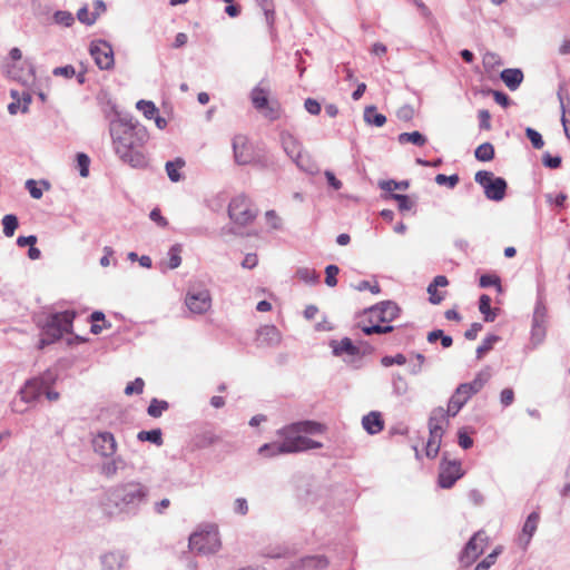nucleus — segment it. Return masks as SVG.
<instances>
[{
    "mask_svg": "<svg viewBox=\"0 0 570 570\" xmlns=\"http://www.w3.org/2000/svg\"><path fill=\"white\" fill-rule=\"evenodd\" d=\"M147 495L145 487L139 482H127L115 487L110 492L108 500L116 508L125 509L129 505L138 504Z\"/></svg>",
    "mask_w": 570,
    "mask_h": 570,
    "instance_id": "obj_5",
    "label": "nucleus"
},
{
    "mask_svg": "<svg viewBox=\"0 0 570 570\" xmlns=\"http://www.w3.org/2000/svg\"><path fill=\"white\" fill-rule=\"evenodd\" d=\"M282 336L274 325H264L257 331L256 342L258 346H274L281 343Z\"/></svg>",
    "mask_w": 570,
    "mask_h": 570,
    "instance_id": "obj_19",
    "label": "nucleus"
},
{
    "mask_svg": "<svg viewBox=\"0 0 570 570\" xmlns=\"http://www.w3.org/2000/svg\"><path fill=\"white\" fill-rule=\"evenodd\" d=\"M448 425L449 420L444 417L443 407L434 409L429 419V439L425 445V455L428 458L435 459L438 456Z\"/></svg>",
    "mask_w": 570,
    "mask_h": 570,
    "instance_id": "obj_6",
    "label": "nucleus"
},
{
    "mask_svg": "<svg viewBox=\"0 0 570 570\" xmlns=\"http://www.w3.org/2000/svg\"><path fill=\"white\" fill-rule=\"evenodd\" d=\"M53 76L57 77H65V78H72L76 75V69L71 65H67L63 67H57L52 70Z\"/></svg>",
    "mask_w": 570,
    "mask_h": 570,
    "instance_id": "obj_52",
    "label": "nucleus"
},
{
    "mask_svg": "<svg viewBox=\"0 0 570 570\" xmlns=\"http://www.w3.org/2000/svg\"><path fill=\"white\" fill-rule=\"evenodd\" d=\"M26 188L30 193V196L35 199H40L42 197V188L39 186V183L33 179H28L26 181Z\"/></svg>",
    "mask_w": 570,
    "mask_h": 570,
    "instance_id": "obj_50",
    "label": "nucleus"
},
{
    "mask_svg": "<svg viewBox=\"0 0 570 570\" xmlns=\"http://www.w3.org/2000/svg\"><path fill=\"white\" fill-rule=\"evenodd\" d=\"M399 314L397 304L390 301L382 302L365 311L357 326L365 335L386 334L393 331V326L389 323L394 321Z\"/></svg>",
    "mask_w": 570,
    "mask_h": 570,
    "instance_id": "obj_2",
    "label": "nucleus"
},
{
    "mask_svg": "<svg viewBox=\"0 0 570 570\" xmlns=\"http://www.w3.org/2000/svg\"><path fill=\"white\" fill-rule=\"evenodd\" d=\"M364 120L367 124L374 125L376 127H382L386 122V117L383 114H379L376 111V107L370 106L365 108Z\"/></svg>",
    "mask_w": 570,
    "mask_h": 570,
    "instance_id": "obj_28",
    "label": "nucleus"
},
{
    "mask_svg": "<svg viewBox=\"0 0 570 570\" xmlns=\"http://www.w3.org/2000/svg\"><path fill=\"white\" fill-rule=\"evenodd\" d=\"M463 475L459 461L443 460L440 465L439 484L443 489H450Z\"/></svg>",
    "mask_w": 570,
    "mask_h": 570,
    "instance_id": "obj_15",
    "label": "nucleus"
},
{
    "mask_svg": "<svg viewBox=\"0 0 570 570\" xmlns=\"http://www.w3.org/2000/svg\"><path fill=\"white\" fill-rule=\"evenodd\" d=\"M181 246L176 244L170 247L168 252V263L167 266L170 269L177 268L181 264Z\"/></svg>",
    "mask_w": 570,
    "mask_h": 570,
    "instance_id": "obj_39",
    "label": "nucleus"
},
{
    "mask_svg": "<svg viewBox=\"0 0 570 570\" xmlns=\"http://www.w3.org/2000/svg\"><path fill=\"white\" fill-rule=\"evenodd\" d=\"M539 520H540V515L538 512H532L527 518V520L523 524V528H522V532L519 537V543L523 549H525L528 547V544L531 541L532 535L537 531Z\"/></svg>",
    "mask_w": 570,
    "mask_h": 570,
    "instance_id": "obj_21",
    "label": "nucleus"
},
{
    "mask_svg": "<svg viewBox=\"0 0 570 570\" xmlns=\"http://www.w3.org/2000/svg\"><path fill=\"white\" fill-rule=\"evenodd\" d=\"M169 407L168 402L163 400L153 399L147 409V413L151 417H160L163 412H165Z\"/></svg>",
    "mask_w": 570,
    "mask_h": 570,
    "instance_id": "obj_38",
    "label": "nucleus"
},
{
    "mask_svg": "<svg viewBox=\"0 0 570 570\" xmlns=\"http://www.w3.org/2000/svg\"><path fill=\"white\" fill-rule=\"evenodd\" d=\"M45 392L43 383L32 380L26 383L20 391V401L31 403L36 401Z\"/></svg>",
    "mask_w": 570,
    "mask_h": 570,
    "instance_id": "obj_22",
    "label": "nucleus"
},
{
    "mask_svg": "<svg viewBox=\"0 0 570 570\" xmlns=\"http://www.w3.org/2000/svg\"><path fill=\"white\" fill-rule=\"evenodd\" d=\"M218 441V436L214 435L213 433H205L202 436L198 438L197 446L198 448H205L209 446Z\"/></svg>",
    "mask_w": 570,
    "mask_h": 570,
    "instance_id": "obj_56",
    "label": "nucleus"
},
{
    "mask_svg": "<svg viewBox=\"0 0 570 570\" xmlns=\"http://www.w3.org/2000/svg\"><path fill=\"white\" fill-rule=\"evenodd\" d=\"M542 163L546 167L556 169L561 166V157L559 156H551L550 154H544L542 157Z\"/></svg>",
    "mask_w": 570,
    "mask_h": 570,
    "instance_id": "obj_54",
    "label": "nucleus"
},
{
    "mask_svg": "<svg viewBox=\"0 0 570 570\" xmlns=\"http://www.w3.org/2000/svg\"><path fill=\"white\" fill-rule=\"evenodd\" d=\"M471 397L469 392L460 384L450 397L446 409L443 407L444 417L449 420L450 416H455Z\"/></svg>",
    "mask_w": 570,
    "mask_h": 570,
    "instance_id": "obj_17",
    "label": "nucleus"
},
{
    "mask_svg": "<svg viewBox=\"0 0 570 570\" xmlns=\"http://www.w3.org/2000/svg\"><path fill=\"white\" fill-rule=\"evenodd\" d=\"M137 108L148 118L151 119L158 114V109L151 101L140 100L137 102Z\"/></svg>",
    "mask_w": 570,
    "mask_h": 570,
    "instance_id": "obj_41",
    "label": "nucleus"
},
{
    "mask_svg": "<svg viewBox=\"0 0 570 570\" xmlns=\"http://www.w3.org/2000/svg\"><path fill=\"white\" fill-rule=\"evenodd\" d=\"M185 166V161L181 158H177L174 161H168L166 164V171L171 181H179L180 180V174L179 169H181Z\"/></svg>",
    "mask_w": 570,
    "mask_h": 570,
    "instance_id": "obj_33",
    "label": "nucleus"
},
{
    "mask_svg": "<svg viewBox=\"0 0 570 570\" xmlns=\"http://www.w3.org/2000/svg\"><path fill=\"white\" fill-rule=\"evenodd\" d=\"M406 363V357L403 354H396L395 356H384L382 364L384 366H391L393 364L403 365Z\"/></svg>",
    "mask_w": 570,
    "mask_h": 570,
    "instance_id": "obj_55",
    "label": "nucleus"
},
{
    "mask_svg": "<svg viewBox=\"0 0 570 570\" xmlns=\"http://www.w3.org/2000/svg\"><path fill=\"white\" fill-rule=\"evenodd\" d=\"M382 188L386 189V190H394V189H407L409 188V183L407 181H394V180H389L386 183H384L382 185Z\"/></svg>",
    "mask_w": 570,
    "mask_h": 570,
    "instance_id": "obj_61",
    "label": "nucleus"
},
{
    "mask_svg": "<svg viewBox=\"0 0 570 570\" xmlns=\"http://www.w3.org/2000/svg\"><path fill=\"white\" fill-rule=\"evenodd\" d=\"M150 219L153 222H155L156 224H158L159 226L161 227H165L167 226L168 222L165 217H163L161 213H160V209L159 208H154L151 212H150Z\"/></svg>",
    "mask_w": 570,
    "mask_h": 570,
    "instance_id": "obj_63",
    "label": "nucleus"
},
{
    "mask_svg": "<svg viewBox=\"0 0 570 570\" xmlns=\"http://www.w3.org/2000/svg\"><path fill=\"white\" fill-rule=\"evenodd\" d=\"M449 281L444 275H438L433 282L428 286L429 299L432 304H440L445 298V292H439V287H446Z\"/></svg>",
    "mask_w": 570,
    "mask_h": 570,
    "instance_id": "obj_23",
    "label": "nucleus"
},
{
    "mask_svg": "<svg viewBox=\"0 0 570 570\" xmlns=\"http://www.w3.org/2000/svg\"><path fill=\"white\" fill-rule=\"evenodd\" d=\"M435 183L438 185H444L446 184L450 188H453L458 185L459 183V176L458 175H451V176H446L444 174H438L435 176Z\"/></svg>",
    "mask_w": 570,
    "mask_h": 570,
    "instance_id": "obj_49",
    "label": "nucleus"
},
{
    "mask_svg": "<svg viewBox=\"0 0 570 570\" xmlns=\"http://www.w3.org/2000/svg\"><path fill=\"white\" fill-rule=\"evenodd\" d=\"M490 377H491V373L487 368V370H483V371L479 372L475 375V377H474V380L472 382H470V383H462L461 385L472 396V395L476 394L479 391H481L483 389V386L490 380Z\"/></svg>",
    "mask_w": 570,
    "mask_h": 570,
    "instance_id": "obj_25",
    "label": "nucleus"
},
{
    "mask_svg": "<svg viewBox=\"0 0 570 570\" xmlns=\"http://www.w3.org/2000/svg\"><path fill=\"white\" fill-rule=\"evenodd\" d=\"M185 303L191 313L204 314L212 306V296L208 289L189 291Z\"/></svg>",
    "mask_w": 570,
    "mask_h": 570,
    "instance_id": "obj_14",
    "label": "nucleus"
},
{
    "mask_svg": "<svg viewBox=\"0 0 570 570\" xmlns=\"http://www.w3.org/2000/svg\"><path fill=\"white\" fill-rule=\"evenodd\" d=\"M362 425L367 433L377 434L384 429V420L380 412L373 411L363 416Z\"/></svg>",
    "mask_w": 570,
    "mask_h": 570,
    "instance_id": "obj_24",
    "label": "nucleus"
},
{
    "mask_svg": "<svg viewBox=\"0 0 570 570\" xmlns=\"http://www.w3.org/2000/svg\"><path fill=\"white\" fill-rule=\"evenodd\" d=\"M478 118L480 121V128L483 130L491 129V115L487 109L479 110Z\"/></svg>",
    "mask_w": 570,
    "mask_h": 570,
    "instance_id": "obj_53",
    "label": "nucleus"
},
{
    "mask_svg": "<svg viewBox=\"0 0 570 570\" xmlns=\"http://www.w3.org/2000/svg\"><path fill=\"white\" fill-rule=\"evenodd\" d=\"M500 341L498 335L487 336L476 348V357L481 360L488 352H490L494 344Z\"/></svg>",
    "mask_w": 570,
    "mask_h": 570,
    "instance_id": "obj_36",
    "label": "nucleus"
},
{
    "mask_svg": "<svg viewBox=\"0 0 570 570\" xmlns=\"http://www.w3.org/2000/svg\"><path fill=\"white\" fill-rule=\"evenodd\" d=\"M89 51L99 69L109 70L114 67V50L107 41H92Z\"/></svg>",
    "mask_w": 570,
    "mask_h": 570,
    "instance_id": "obj_13",
    "label": "nucleus"
},
{
    "mask_svg": "<svg viewBox=\"0 0 570 570\" xmlns=\"http://www.w3.org/2000/svg\"><path fill=\"white\" fill-rule=\"evenodd\" d=\"M139 441H148L156 445L163 444V433L160 429H154L150 431H140L137 435Z\"/></svg>",
    "mask_w": 570,
    "mask_h": 570,
    "instance_id": "obj_32",
    "label": "nucleus"
},
{
    "mask_svg": "<svg viewBox=\"0 0 570 570\" xmlns=\"http://www.w3.org/2000/svg\"><path fill=\"white\" fill-rule=\"evenodd\" d=\"M475 181L484 189L488 199L500 202L505 196L507 181L501 177H494L493 173L480 170L474 176Z\"/></svg>",
    "mask_w": 570,
    "mask_h": 570,
    "instance_id": "obj_8",
    "label": "nucleus"
},
{
    "mask_svg": "<svg viewBox=\"0 0 570 570\" xmlns=\"http://www.w3.org/2000/svg\"><path fill=\"white\" fill-rule=\"evenodd\" d=\"M459 444L462 449L468 450L473 445V440L468 435V433L461 429L458 433Z\"/></svg>",
    "mask_w": 570,
    "mask_h": 570,
    "instance_id": "obj_58",
    "label": "nucleus"
},
{
    "mask_svg": "<svg viewBox=\"0 0 570 570\" xmlns=\"http://www.w3.org/2000/svg\"><path fill=\"white\" fill-rule=\"evenodd\" d=\"M334 353L337 355L341 354H348V355H356L358 353V347H356L352 340L348 337H345L337 342L334 346Z\"/></svg>",
    "mask_w": 570,
    "mask_h": 570,
    "instance_id": "obj_29",
    "label": "nucleus"
},
{
    "mask_svg": "<svg viewBox=\"0 0 570 570\" xmlns=\"http://www.w3.org/2000/svg\"><path fill=\"white\" fill-rule=\"evenodd\" d=\"M489 542L484 531H478L466 543L460 560L464 567H470L483 552Z\"/></svg>",
    "mask_w": 570,
    "mask_h": 570,
    "instance_id": "obj_12",
    "label": "nucleus"
},
{
    "mask_svg": "<svg viewBox=\"0 0 570 570\" xmlns=\"http://www.w3.org/2000/svg\"><path fill=\"white\" fill-rule=\"evenodd\" d=\"M501 79L510 90H515L523 80V73L520 69H504Z\"/></svg>",
    "mask_w": 570,
    "mask_h": 570,
    "instance_id": "obj_26",
    "label": "nucleus"
},
{
    "mask_svg": "<svg viewBox=\"0 0 570 570\" xmlns=\"http://www.w3.org/2000/svg\"><path fill=\"white\" fill-rule=\"evenodd\" d=\"M500 401L504 406H509L514 401V392L512 389H504L500 394Z\"/></svg>",
    "mask_w": 570,
    "mask_h": 570,
    "instance_id": "obj_60",
    "label": "nucleus"
},
{
    "mask_svg": "<svg viewBox=\"0 0 570 570\" xmlns=\"http://www.w3.org/2000/svg\"><path fill=\"white\" fill-rule=\"evenodd\" d=\"M110 135L112 137L115 151L121 159L132 166H140L145 163L144 156L136 149L135 130L122 121H112L110 124Z\"/></svg>",
    "mask_w": 570,
    "mask_h": 570,
    "instance_id": "obj_3",
    "label": "nucleus"
},
{
    "mask_svg": "<svg viewBox=\"0 0 570 570\" xmlns=\"http://www.w3.org/2000/svg\"><path fill=\"white\" fill-rule=\"evenodd\" d=\"M390 198L397 203L401 213L410 212L415 207V202L407 195L391 194Z\"/></svg>",
    "mask_w": 570,
    "mask_h": 570,
    "instance_id": "obj_34",
    "label": "nucleus"
},
{
    "mask_svg": "<svg viewBox=\"0 0 570 570\" xmlns=\"http://www.w3.org/2000/svg\"><path fill=\"white\" fill-rule=\"evenodd\" d=\"M304 107L311 115H318L321 112V105L313 98H307L304 102Z\"/></svg>",
    "mask_w": 570,
    "mask_h": 570,
    "instance_id": "obj_57",
    "label": "nucleus"
},
{
    "mask_svg": "<svg viewBox=\"0 0 570 570\" xmlns=\"http://www.w3.org/2000/svg\"><path fill=\"white\" fill-rule=\"evenodd\" d=\"M124 557L117 552L106 553L101 559L102 570H120Z\"/></svg>",
    "mask_w": 570,
    "mask_h": 570,
    "instance_id": "obj_27",
    "label": "nucleus"
},
{
    "mask_svg": "<svg viewBox=\"0 0 570 570\" xmlns=\"http://www.w3.org/2000/svg\"><path fill=\"white\" fill-rule=\"evenodd\" d=\"M145 382L142 379L137 377L134 382H130L126 389L125 394L131 395V394H141L144 391Z\"/></svg>",
    "mask_w": 570,
    "mask_h": 570,
    "instance_id": "obj_46",
    "label": "nucleus"
},
{
    "mask_svg": "<svg viewBox=\"0 0 570 570\" xmlns=\"http://www.w3.org/2000/svg\"><path fill=\"white\" fill-rule=\"evenodd\" d=\"M525 135L530 139L532 146L535 149H541L543 147L544 141L542 139V136L537 130L532 128H527Z\"/></svg>",
    "mask_w": 570,
    "mask_h": 570,
    "instance_id": "obj_48",
    "label": "nucleus"
},
{
    "mask_svg": "<svg viewBox=\"0 0 570 570\" xmlns=\"http://www.w3.org/2000/svg\"><path fill=\"white\" fill-rule=\"evenodd\" d=\"M234 511L240 515H245L248 512V503L246 499L238 498L234 502Z\"/></svg>",
    "mask_w": 570,
    "mask_h": 570,
    "instance_id": "obj_59",
    "label": "nucleus"
},
{
    "mask_svg": "<svg viewBox=\"0 0 570 570\" xmlns=\"http://www.w3.org/2000/svg\"><path fill=\"white\" fill-rule=\"evenodd\" d=\"M479 309L484 315V321H494L497 314L491 309V297L489 295H481L479 299Z\"/></svg>",
    "mask_w": 570,
    "mask_h": 570,
    "instance_id": "obj_30",
    "label": "nucleus"
},
{
    "mask_svg": "<svg viewBox=\"0 0 570 570\" xmlns=\"http://www.w3.org/2000/svg\"><path fill=\"white\" fill-rule=\"evenodd\" d=\"M234 157L237 164L248 165L259 160L257 148L245 135H236L233 139Z\"/></svg>",
    "mask_w": 570,
    "mask_h": 570,
    "instance_id": "obj_11",
    "label": "nucleus"
},
{
    "mask_svg": "<svg viewBox=\"0 0 570 570\" xmlns=\"http://www.w3.org/2000/svg\"><path fill=\"white\" fill-rule=\"evenodd\" d=\"M296 277L305 283H316L318 279L316 272L307 267L297 269Z\"/></svg>",
    "mask_w": 570,
    "mask_h": 570,
    "instance_id": "obj_42",
    "label": "nucleus"
},
{
    "mask_svg": "<svg viewBox=\"0 0 570 570\" xmlns=\"http://www.w3.org/2000/svg\"><path fill=\"white\" fill-rule=\"evenodd\" d=\"M222 547L219 532L216 528H209L193 533L189 537V549L200 554L217 552Z\"/></svg>",
    "mask_w": 570,
    "mask_h": 570,
    "instance_id": "obj_7",
    "label": "nucleus"
},
{
    "mask_svg": "<svg viewBox=\"0 0 570 570\" xmlns=\"http://www.w3.org/2000/svg\"><path fill=\"white\" fill-rule=\"evenodd\" d=\"M328 559L323 554L307 556L297 561L296 570H323L328 567Z\"/></svg>",
    "mask_w": 570,
    "mask_h": 570,
    "instance_id": "obj_20",
    "label": "nucleus"
},
{
    "mask_svg": "<svg viewBox=\"0 0 570 570\" xmlns=\"http://www.w3.org/2000/svg\"><path fill=\"white\" fill-rule=\"evenodd\" d=\"M502 548H497L492 553L485 557L481 562H479L475 567V570H488L492 564H494L497 557L501 553Z\"/></svg>",
    "mask_w": 570,
    "mask_h": 570,
    "instance_id": "obj_44",
    "label": "nucleus"
},
{
    "mask_svg": "<svg viewBox=\"0 0 570 570\" xmlns=\"http://www.w3.org/2000/svg\"><path fill=\"white\" fill-rule=\"evenodd\" d=\"M340 269L336 265H328L326 268H325V283L330 286V287H334L336 284H337V274H338Z\"/></svg>",
    "mask_w": 570,
    "mask_h": 570,
    "instance_id": "obj_47",
    "label": "nucleus"
},
{
    "mask_svg": "<svg viewBox=\"0 0 570 570\" xmlns=\"http://www.w3.org/2000/svg\"><path fill=\"white\" fill-rule=\"evenodd\" d=\"M77 163L80 170V175L82 177H87L89 174V157L86 154L80 153L77 155Z\"/></svg>",
    "mask_w": 570,
    "mask_h": 570,
    "instance_id": "obj_51",
    "label": "nucleus"
},
{
    "mask_svg": "<svg viewBox=\"0 0 570 570\" xmlns=\"http://www.w3.org/2000/svg\"><path fill=\"white\" fill-rule=\"evenodd\" d=\"M271 88L266 81H261L250 91V101L254 108L271 121L277 120L282 116L281 104L276 99H271Z\"/></svg>",
    "mask_w": 570,
    "mask_h": 570,
    "instance_id": "obj_4",
    "label": "nucleus"
},
{
    "mask_svg": "<svg viewBox=\"0 0 570 570\" xmlns=\"http://www.w3.org/2000/svg\"><path fill=\"white\" fill-rule=\"evenodd\" d=\"M474 155L480 161H490L494 158V147L490 142H483L476 147Z\"/></svg>",
    "mask_w": 570,
    "mask_h": 570,
    "instance_id": "obj_31",
    "label": "nucleus"
},
{
    "mask_svg": "<svg viewBox=\"0 0 570 570\" xmlns=\"http://www.w3.org/2000/svg\"><path fill=\"white\" fill-rule=\"evenodd\" d=\"M77 19L83 23V24H87V26H91L96 22V19L92 14V12H89L88 10V7L85 6L82 8H80L77 12Z\"/></svg>",
    "mask_w": 570,
    "mask_h": 570,
    "instance_id": "obj_45",
    "label": "nucleus"
},
{
    "mask_svg": "<svg viewBox=\"0 0 570 570\" xmlns=\"http://www.w3.org/2000/svg\"><path fill=\"white\" fill-rule=\"evenodd\" d=\"M281 141L285 153L297 164H301L303 158V146L301 141L291 132L283 131L281 134Z\"/></svg>",
    "mask_w": 570,
    "mask_h": 570,
    "instance_id": "obj_18",
    "label": "nucleus"
},
{
    "mask_svg": "<svg viewBox=\"0 0 570 570\" xmlns=\"http://www.w3.org/2000/svg\"><path fill=\"white\" fill-rule=\"evenodd\" d=\"M326 431V426L316 421H301L284 426L278 431V434L283 438V442L279 445L264 444L259 449V453H264L269 449H274L273 454L279 453H296L312 449H320L323 446L321 442L314 441L303 434H323Z\"/></svg>",
    "mask_w": 570,
    "mask_h": 570,
    "instance_id": "obj_1",
    "label": "nucleus"
},
{
    "mask_svg": "<svg viewBox=\"0 0 570 570\" xmlns=\"http://www.w3.org/2000/svg\"><path fill=\"white\" fill-rule=\"evenodd\" d=\"M55 22L63 27H71L75 22V18L69 11H57L53 14Z\"/></svg>",
    "mask_w": 570,
    "mask_h": 570,
    "instance_id": "obj_43",
    "label": "nucleus"
},
{
    "mask_svg": "<svg viewBox=\"0 0 570 570\" xmlns=\"http://www.w3.org/2000/svg\"><path fill=\"white\" fill-rule=\"evenodd\" d=\"M228 214L235 224L245 226L255 219L257 212L253 209L248 198L237 196L230 202Z\"/></svg>",
    "mask_w": 570,
    "mask_h": 570,
    "instance_id": "obj_10",
    "label": "nucleus"
},
{
    "mask_svg": "<svg viewBox=\"0 0 570 570\" xmlns=\"http://www.w3.org/2000/svg\"><path fill=\"white\" fill-rule=\"evenodd\" d=\"M258 264V257L256 254H247L242 262L244 268H254Z\"/></svg>",
    "mask_w": 570,
    "mask_h": 570,
    "instance_id": "obj_64",
    "label": "nucleus"
},
{
    "mask_svg": "<svg viewBox=\"0 0 570 570\" xmlns=\"http://www.w3.org/2000/svg\"><path fill=\"white\" fill-rule=\"evenodd\" d=\"M482 331L481 323H473L469 330L465 331L464 336L466 340H475L478 334Z\"/></svg>",
    "mask_w": 570,
    "mask_h": 570,
    "instance_id": "obj_62",
    "label": "nucleus"
},
{
    "mask_svg": "<svg viewBox=\"0 0 570 570\" xmlns=\"http://www.w3.org/2000/svg\"><path fill=\"white\" fill-rule=\"evenodd\" d=\"M480 286L481 287H490L495 286L498 292L502 291L501 279L495 274H484L480 277Z\"/></svg>",
    "mask_w": 570,
    "mask_h": 570,
    "instance_id": "obj_40",
    "label": "nucleus"
},
{
    "mask_svg": "<svg viewBox=\"0 0 570 570\" xmlns=\"http://www.w3.org/2000/svg\"><path fill=\"white\" fill-rule=\"evenodd\" d=\"M76 313L73 311L52 314L45 326V331L51 337V341H57L61 338L63 334L71 333Z\"/></svg>",
    "mask_w": 570,
    "mask_h": 570,
    "instance_id": "obj_9",
    "label": "nucleus"
},
{
    "mask_svg": "<svg viewBox=\"0 0 570 570\" xmlns=\"http://www.w3.org/2000/svg\"><path fill=\"white\" fill-rule=\"evenodd\" d=\"M3 234L7 237H12L19 226L18 217L13 214H8L2 217Z\"/></svg>",
    "mask_w": 570,
    "mask_h": 570,
    "instance_id": "obj_35",
    "label": "nucleus"
},
{
    "mask_svg": "<svg viewBox=\"0 0 570 570\" xmlns=\"http://www.w3.org/2000/svg\"><path fill=\"white\" fill-rule=\"evenodd\" d=\"M401 144L411 142L416 146H423L426 142V138L419 131L403 132L399 136Z\"/></svg>",
    "mask_w": 570,
    "mask_h": 570,
    "instance_id": "obj_37",
    "label": "nucleus"
},
{
    "mask_svg": "<svg viewBox=\"0 0 570 570\" xmlns=\"http://www.w3.org/2000/svg\"><path fill=\"white\" fill-rule=\"evenodd\" d=\"M92 448L101 456H111L117 451V442L112 433L99 432L92 439Z\"/></svg>",
    "mask_w": 570,
    "mask_h": 570,
    "instance_id": "obj_16",
    "label": "nucleus"
}]
</instances>
